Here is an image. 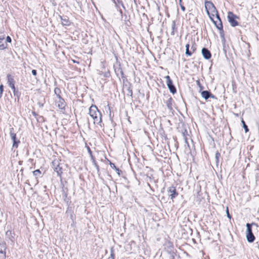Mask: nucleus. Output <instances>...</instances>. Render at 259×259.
<instances>
[{"label":"nucleus","instance_id":"1","mask_svg":"<svg viewBox=\"0 0 259 259\" xmlns=\"http://www.w3.org/2000/svg\"><path fill=\"white\" fill-rule=\"evenodd\" d=\"M205 8L210 19L213 21L217 28L223 29V25L218 14V11L212 2L208 1L205 3Z\"/></svg>","mask_w":259,"mask_h":259},{"label":"nucleus","instance_id":"2","mask_svg":"<svg viewBox=\"0 0 259 259\" xmlns=\"http://www.w3.org/2000/svg\"><path fill=\"white\" fill-rule=\"evenodd\" d=\"M89 114L93 119L94 124H99L102 121L101 115L97 107L92 105L89 109Z\"/></svg>","mask_w":259,"mask_h":259},{"label":"nucleus","instance_id":"3","mask_svg":"<svg viewBox=\"0 0 259 259\" xmlns=\"http://www.w3.org/2000/svg\"><path fill=\"white\" fill-rule=\"evenodd\" d=\"M256 225L255 223L251 224L247 223L246 224L247 230L246 232V238L249 242H253L255 240V237L252 232L251 226Z\"/></svg>","mask_w":259,"mask_h":259},{"label":"nucleus","instance_id":"4","mask_svg":"<svg viewBox=\"0 0 259 259\" xmlns=\"http://www.w3.org/2000/svg\"><path fill=\"white\" fill-rule=\"evenodd\" d=\"M60 160L55 159L52 161V167L54 170L57 173L58 176L61 177L62 174V168L60 166Z\"/></svg>","mask_w":259,"mask_h":259},{"label":"nucleus","instance_id":"5","mask_svg":"<svg viewBox=\"0 0 259 259\" xmlns=\"http://www.w3.org/2000/svg\"><path fill=\"white\" fill-rule=\"evenodd\" d=\"M227 18L229 22L230 23L232 26L235 27L238 25V23L236 20V18H237V17L232 12H229L228 13Z\"/></svg>","mask_w":259,"mask_h":259},{"label":"nucleus","instance_id":"6","mask_svg":"<svg viewBox=\"0 0 259 259\" xmlns=\"http://www.w3.org/2000/svg\"><path fill=\"white\" fill-rule=\"evenodd\" d=\"M166 79V84L171 93L175 94L176 92V89L172 84V81L171 80L169 76L167 75L165 77Z\"/></svg>","mask_w":259,"mask_h":259},{"label":"nucleus","instance_id":"7","mask_svg":"<svg viewBox=\"0 0 259 259\" xmlns=\"http://www.w3.org/2000/svg\"><path fill=\"white\" fill-rule=\"evenodd\" d=\"M7 249L6 243L3 241L0 243V259H6V250Z\"/></svg>","mask_w":259,"mask_h":259},{"label":"nucleus","instance_id":"8","mask_svg":"<svg viewBox=\"0 0 259 259\" xmlns=\"http://www.w3.org/2000/svg\"><path fill=\"white\" fill-rule=\"evenodd\" d=\"M7 82H8L9 87L13 90V93L15 94L16 88L15 87V80H14L13 76H12L11 74H8L7 76Z\"/></svg>","mask_w":259,"mask_h":259},{"label":"nucleus","instance_id":"9","mask_svg":"<svg viewBox=\"0 0 259 259\" xmlns=\"http://www.w3.org/2000/svg\"><path fill=\"white\" fill-rule=\"evenodd\" d=\"M167 192L170 198L173 200L178 195V193L176 191V189L174 186H171L168 188Z\"/></svg>","mask_w":259,"mask_h":259},{"label":"nucleus","instance_id":"10","mask_svg":"<svg viewBox=\"0 0 259 259\" xmlns=\"http://www.w3.org/2000/svg\"><path fill=\"white\" fill-rule=\"evenodd\" d=\"M58 99L56 100V104L59 108L64 109L66 106L65 102L64 99L61 98L60 95H57Z\"/></svg>","mask_w":259,"mask_h":259},{"label":"nucleus","instance_id":"11","mask_svg":"<svg viewBox=\"0 0 259 259\" xmlns=\"http://www.w3.org/2000/svg\"><path fill=\"white\" fill-rule=\"evenodd\" d=\"M13 128H11L10 129V136L11 137L12 140L13 141V147L17 148L18 144L20 143L19 141H16V134L13 132Z\"/></svg>","mask_w":259,"mask_h":259},{"label":"nucleus","instance_id":"12","mask_svg":"<svg viewBox=\"0 0 259 259\" xmlns=\"http://www.w3.org/2000/svg\"><path fill=\"white\" fill-rule=\"evenodd\" d=\"M202 54L204 58L206 59H209L211 58V53L209 50L206 48H203L202 49Z\"/></svg>","mask_w":259,"mask_h":259},{"label":"nucleus","instance_id":"13","mask_svg":"<svg viewBox=\"0 0 259 259\" xmlns=\"http://www.w3.org/2000/svg\"><path fill=\"white\" fill-rule=\"evenodd\" d=\"M201 96L203 98H204L206 100L208 99L209 97H211L212 98H214V96L212 95L209 92L207 91H203L201 93Z\"/></svg>","mask_w":259,"mask_h":259},{"label":"nucleus","instance_id":"14","mask_svg":"<svg viewBox=\"0 0 259 259\" xmlns=\"http://www.w3.org/2000/svg\"><path fill=\"white\" fill-rule=\"evenodd\" d=\"M61 23L64 26H69L70 24V22L67 17L62 18L61 17Z\"/></svg>","mask_w":259,"mask_h":259},{"label":"nucleus","instance_id":"15","mask_svg":"<svg viewBox=\"0 0 259 259\" xmlns=\"http://www.w3.org/2000/svg\"><path fill=\"white\" fill-rule=\"evenodd\" d=\"M7 44L4 40V37H0V49L4 50L7 48Z\"/></svg>","mask_w":259,"mask_h":259},{"label":"nucleus","instance_id":"16","mask_svg":"<svg viewBox=\"0 0 259 259\" xmlns=\"http://www.w3.org/2000/svg\"><path fill=\"white\" fill-rule=\"evenodd\" d=\"M192 52L189 51V45L187 44L186 45V55L188 56H191Z\"/></svg>","mask_w":259,"mask_h":259},{"label":"nucleus","instance_id":"17","mask_svg":"<svg viewBox=\"0 0 259 259\" xmlns=\"http://www.w3.org/2000/svg\"><path fill=\"white\" fill-rule=\"evenodd\" d=\"M172 100L171 98H169V99L166 102V105L168 107V108L170 110H172Z\"/></svg>","mask_w":259,"mask_h":259},{"label":"nucleus","instance_id":"18","mask_svg":"<svg viewBox=\"0 0 259 259\" xmlns=\"http://www.w3.org/2000/svg\"><path fill=\"white\" fill-rule=\"evenodd\" d=\"M33 174L34 176H35L36 177H38V176H40L41 172L39 169H37V170L33 171Z\"/></svg>","mask_w":259,"mask_h":259},{"label":"nucleus","instance_id":"19","mask_svg":"<svg viewBox=\"0 0 259 259\" xmlns=\"http://www.w3.org/2000/svg\"><path fill=\"white\" fill-rule=\"evenodd\" d=\"M241 122H242V123L243 124V127L245 129V133H247L248 131V129L247 126L245 124V122H244V121L243 120H242L241 121Z\"/></svg>","mask_w":259,"mask_h":259},{"label":"nucleus","instance_id":"20","mask_svg":"<svg viewBox=\"0 0 259 259\" xmlns=\"http://www.w3.org/2000/svg\"><path fill=\"white\" fill-rule=\"evenodd\" d=\"M3 85L1 84L0 85V96L2 97L3 93Z\"/></svg>","mask_w":259,"mask_h":259},{"label":"nucleus","instance_id":"21","mask_svg":"<svg viewBox=\"0 0 259 259\" xmlns=\"http://www.w3.org/2000/svg\"><path fill=\"white\" fill-rule=\"evenodd\" d=\"M6 41L8 42H11V38L9 36H8L6 38Z\"/></svg>","mask_w":259,"mask_h":259},{"label":"nucleus","instance_id":"22","mask_svg":"<svg viewBox=\"0 0 259 259\" xmlns=\"http://www.w3.org/2000/svg\"><path fill=\"white\" fill-rule=\"evenodd\" d=\"M226 212H227V214L228 218L230 219L231 218V217L230 214H229L228 208L227 209Z\"/></svg>","mask_w":259,"mask_h":259},{"label":"nucleus","instance_id":"23","mask_svg":"<svg viewBox=\"0 0 259 259\" xmlns=\"http://www.w3.org/2000/svg\"><path fill=\"white\" fill-rule=\"evenodd\" d=\"M32 74L33 75L35 76V75H36V74H37V73H36V71L35 70H34V69H33V70H32Z\"/></svg>","mask_w":259,"mask_h":259},{"label":"nucleus","instance_id":"24","mask_svg":"<svg viewBox=\"0 0 259 259\" xmlns=\"http://www.w3.org/2000/svg\"><path fill=\"white\" fill-rule=\"evenodd\" d=\"M181 9L182 10V11H184V12L185 11V8L184 6H181Z\"/></svg>","mask_w":259,"mask_h":259},{"label":"nucleus","instance_id":"25","mask_svg":"<svg viewBox=\"0 0 259 259\" xmlns=\"http://www.w3.org/2000/svg\"><path fill=\"white\" fill-rule=\"evenodd\" d=\"M18 92L16 90L15 94H14V95L18 96Z\"/></svg>","mask_w":259,"mask_h":259},{"label":"nucleus","instance_id":"26","mask_svg":"<svg viewBox=\"0 0 259 259\" xmlns=\"http://www.w3.org/2000/svg\"><path fill=\"white\" fill-rule=\"evenodd\" d=\"M72 61H73V62H74V63H79L78 62H77V61H75V60H72Z\"/></svg>","mask_w":259,"mask_h":259},{"label":"nucleus","instance_id":"27","mask_svg":"<svg viewBox=\"0 0 259 259\" xmlns=\"http://www.w3.org/2000/svg\"><path fill=\"white\" fill-rule=\"evenodd\" d=\"M218 155H220V154H219V153H216V155H215V156H216V157H217V158H218Z\"/></svg>","mask_w":259,"mask_h":259},{"label":"nucleus","instance_id":"28","mask_svg":"<svg viewBox=\"0 0 259 259\" xmlns=\"http://www.w3.org/2000/svg\"><path fill=\"white\" fill-rule=\"evenodd\" d=\"M55 93H57V92H58V91H57V90H56V89H55Z\"/></svg>","mask_w":259,"mask_h":259},{"label":"nucleus","instance_id":"29","mask_svg":"<svg viewBox=\"0 0 259 259\" xmlns=\"http://www.w3.org/2000/svg\"><path fill=\"white\" fill-rule=\"evenodd\" d=\"M55 93H57V92H58V91H57V90H56V89H55Z\"/></svg>","mask_w":259,"mask_h":259},{"label":"nucleus","instance_id":"30","mask_svg":"<svg viewBox=\"0 0 259 259\" xmlns=\"http://www.w3.org/2000/svg\"><path fill=\"white\" fill-rule=\"evenodd\" d=\"M197 83H198V84H199V85L200 83H199V81H197Z\"/></svg>","mask_w":259,"mask_h":259}]
</instances>
